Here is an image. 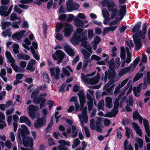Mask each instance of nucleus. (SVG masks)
I'll return each instance as SVG.
<instances>
[{
  "instance_id": "nucleus-1",
  "label": "nucleus",
  "mask_w": 150,
  "mask_h": 150,
  "mask_svg": "<svg viewBox=\"0 0 150 150\" xmlns=\"http://www.w3.org/2000/svg\"><path fill=\"white\" fill-rule=\"evenodd\" d=\"M147 29L146 23H144L142 25V31L140 30L138 32L133 34V38L135 45V50H138L142 47L141 39H145Z\"/></svg>"
},
{
  "instance_id": "nucleus-2",
  "label": "nucleus",
  "mask_w": 150,
  "mask_h": 150,
  "mask_svg": "<svg viewBox=\"0 0 150 150\" xmlns=\"http://www.w3.org/2000/svg\"><path fill=\"white\" fill-rule=\"evenodd\" d=\"M39 93V89L35 88L31 94V98L33 99V101L35 104H40V108L42 109L45 107L46 99L44 97L37 96Z\"/></svg>"
},
{
  "instance_id": "nucleus-3",
  "label": "nucleus",
  "mask_w": 150,
  "mask_h": 150,
  "mask_svg": "<svg viewBox=\"0 0 150 150\" xmlns=\"http://www.w3.org/2000/svg\"><path fill=\"white\" fill-rule=\"evenodd\" d=\"M65 55V53L62 51L57 50H56L54 54H53L52 57L54 60H58L57 62V64H59L62 62Z\"/></svg>"
},
{
  "instance_id": "nucleus-4",
  "label": "nucleus",
  "mask_w": 150,
  "mask_h": 150,
  "mask_svg": "<svg viewBox=\"0 0 150 150\" xmlns=\"http://www.w3.org/2000/svg\"><path fill=\"white\" fill-rule=\"evenodd\" d=\"M66 10L68 12H71L73 10H76L79 9V5L76 3H73L72 0H69L66 3Z\"/></svg>"
},
{
  "instance_id": "nucleus-5",
  "label": "nucleus",
  "mask_w": 150,
  "mask_h": 150,
  "mask_svg": "<svg viewBox=\"0 0 150 150\" xmlns=\"http://www.w3.org/2000/svg\"><path fill=\"white\" fill-rule=\"evenodd\" d=\"M47 122L45 117H39L34 122V127L36 129H39L43 127Z\"/></svg>"
},
{
  "instance_id": "nucleus-6",
  "label": "nucleus",
  "mask_w": 150,
  "mask_h": 150,
  "mask_svg": "<svg viewBox=\"0 0 150 150\" xmlns=\"http://www.w3.org/2000/svg\"><path fill=\"white\" fill-rule=\"evenodd\" d=\"M50 71L51 76L52 78L54 77L55 80H58L60 78V70L59 67L55 68V69L52 67L49 69Z\"/></svg>"
},
{
  "instance_id": "nucleus-7",
  "label": "nucleus",
  "mask_w": 150,
  "mask_h": 150,
  "mask_svg": "<svg viewBox=\"0 0 150 150\" xmlns=\"http://www.w3.org/2000/svg\"><path fill=\"white\" fill-rule=\"evenodd\" d=\"M82 35L76 34V33H74L71 40V42L73 45H78L81 42L83 38Z\"/></svg>"
},
{
  "instance_id": "nucleus-8",
  "label": "nucleus",
  "mask_w": 150,
  "mask_h": 150,
  "mask_svg": "<svg viewBox=\"0 0 150 150\" xmlns=\"http://www.w3.org/2000/svg\"><path fill=\"white\" fill-rule=\"evenodd\" d=\"M100 78V74L98 73L97 76L91 78L86 79L84 80L86 83H88L91 85H94L98 83Z\"/></svg>"
},
{
  "instance_id": "nucleus-9",
  "label": "nucleus",
  "mask_w": 150,
  "mask_h": 150,
  "mask_svg": "<svg viewBox=\"0 0 150 150\" xmlns=\"http://www.w3.org/2000/svg\"><path fill=\"white\" fill-rule=\"evenodd\" d=\"M23 143L25 147L28 146L32 148L33 146V140L32 137L27 136L26 138L22 139Z\"/></svg>"
},
{
  "instance_id": "nucleus-10",
  "label": "nucleus",
  "mask_w": 150,
  "mask_h": 150,
  "mask_svg": "<svg viewBox=\"0 0 150 150\" xmlns=\"http://www.w3.org/2000/svg\"><path fill=\"white\" fill-rule=\"evenodd\" d=\"M29 111L28 115L31 118L33 119L35 118V112L37 110L38 107L34 105H30L29 106Z\"/></svg>"
},
{
  "instance_id": "nucleus-11",
  "label": "nucleus",
  "mask_w": 150,
  "mask_h": 150,
  "mask_svg": "<svg viewBox=\"0 0 150 150\" xmlns=\"http://www.w3.org/2000/svg\"><path fill=\"white\" fill-rule=\"evenodd\" d=\"M73 30V28L72 25L69 24H67L63 30L65 36L67 37H69L71 35Z\"/></svg>"
},
{
  "instance_id": "nucleus-12",
  "label": "nucleus",
  "mask_w": 150,
  "mask_h": 150,
  "mask_svg": "<svg viewBox=\"0 0 150 150\" xmlns=\"http://www.w3.org/2000/svg\"><path fill=\"white\" fill-rule=\"evenodd\" d=\"M126 7L127 6L125 4L120 6V9L118 12V13L119 14L120 16L119 20H121L125 16L127 12Z\"/></svg>"
},
{
  "instance_id": "nucleus-13",
  "label": "nucleus",
  "mask_w": 150,
  "mask_h": 150,
  "mask_svg": "<svg viewBox=\"0 0 150 150\" xmlns=\"http://www.w3.org/2000/svg\"><path fill=\"white\" fill-rule=\"evenodd\" d=\"M109 69L108 71V79H114L116 76L115 70L116 69L115 67H109Z\"/></svg>"
},
{
  "instance_id": "nucleus-14",
  "label": "nucleus",
  "mask_w": 150,
  "mask_h": 150,
  "mask_svg": "<svg viewBox=\"0 0 150 150\" xmlns=\"http://www.w3.org/2000/svg\"><path fill=\"white\" fill-rule=\"evenodd\" d=\"M132 65V64L131 63L129 67H125L122 69L119 73V76H122L127 73L130 70L131 71Z\"/></svg>"
},
{
  "instance_id": "nucleus-15",
  "label": "nucleus",
  "mask_w": 150,
  "mask_h": 150,
  "mask_svg": "<svg viewBox=\"0 0 150 150\" xmlns=\"http://www.w3.org/2000/svg\"><path fill=\"white\" fill-rule=\"evenodd\" d=\"M25 32V30H21L20 32L16 33L13 34V38H16L18 40H20L22 38Z\"/></svg>"
},
{
  "instance_id": "nucleus-16",
  "label": "nucleus",
  "mask_w": 150,
  "mask_h": 150,
  "mask_svg": "<svg viewBox=\"0 0 150 150\" xmlns=\"http://www.w3.org/2000/svg\"><path fill=\"white\" fill-rule=\"evenodd\" d=\"M19 122L20 123H25L28 126L31 127V123L29 119L25 116H21L20 118Z\"/></svg>"
},
{
  "instance_id": "nucleus-17",
  "label": "nucleus",
  "mask_w": 150,
  "mask_h": 150,
  "mask_svg": "<svg viewBox=\"0 0 150 150\" xmlns=\"http://www.w3.org/2000/svg\"><path fill=\"white\" fill-rule=\"evenodd\" d=\"M64 50L66 53L70 56H73L74 53L73 50L68 45H66L64 47Z\"/></svg>"
},
{
  "instance_id": "nucleus-18",
  "label": "nucleus",
  "mask_w": 150,
  "mask_h": 150,
  "mask_svg": "<svg viewBox=\"0 0 150 150\" xmlns=\"http://www.w3.org/2000/svg\"><path fill=\"white\" fill-rule=\"evenodd\" d=\"M133 127L136 130V133L140 136H142V132L141 129L140 128L139 126L135 122H133L132 123Z\"/></svg>"
},
{
  "instance_id": "nucleus-19",
  "label": "nucleus",
  "mask_w": 150,
  "mask_h": 150,
  "mask_svg": "<svg viewBox=\"0 0 150 150\" xmlns=\"http://www.w3.org/2000/svg\"><path fill=\"white\" fill-rule=\"evenodd\" d=\"M85 23H87V21H85ZM74 23L77 27H83L84 23L82 21L80 20L77 18H76L74 20Z\"/></svg>"
},
{
  "instance_id": "nucleus-20",
  "label": "nucleus",
  "mask_w": 150,
  "mask_h": 150,
  "mask_svg": "<svg viewBox=\"0 0 150 150\" xmlns=\"http://www.w3.org/2000/svg\"><path fill=\"white\" fill-rule=\"evenodd\" d=\"M78 96L80 102L81 103H85L86 101V97L84 95V92L83 91H81L77 94Z\"/></svg>"
},
{
  "instance_id": "nucleus-21",
  "label": "nucleus",
  "mask_w": 150,
  "mask_h": 150,
  "mask_svg": "<svg viewBox=\"0 0 150 150\" xmlns=\"http://www.w3.org/2000/svg\"><path fill=\"white\" fill-rule=\"evenodd\" d=\"M105 101L106 107L109 109L111 108L112 105V98L110 97H107L105 98Z\"/></svg>"
},
{
  "instance_id": "nucleus-22",
  "label": "nucleus",
  "mask_w": 150,
  "mask_h": 150,
  "mask_svg": "<svg viewBox=\"0 0 150 150\" xmlns=\"http://www.w3.org/2000/svg\"><path fill=\"white\" fill-rule=\"evenodd\" d=\"M125 129L126 130L125 135L127 139H129L130 138V135L132 136H133L132 131L131 128H129L127 127H125Z\"/></svg>"
},
{
  "instance_id": "nucleus-23",
  "label": "nucleus",
  "mask_w": 150,
  "mask_h": 150,
  "mask_svg": "<svg viewBox=\"0 0 150 150\" xmlns=\"http://www.w3.org/2000/svg\"><path fill=\"white\" fill-rule=\"evenodd\" d=\"M18 129L19 133H21V135L22 137V139L26 138L27 137V134H29L30 132L29 131H25L23 129Z\"/></svg>"
},
{
  "instance_id": "nucleus-24",
  "label": "nucleus",
  "mask_w": 150,
  "mask_h": 150,
  "mask_svg": "<svg viewBox=\"0 0 150 150\" xmlns=\"http://www.w3.org/2000/svg\"><path fill=\"white\" fill-rule=\"evenodd\" d=\"M141 22H139L137 24H136L134 26L132 29V32L133 33H134L136 32H138L139 30L140 29L141 27Z\"/></svg>"
},
{
  "instance_id": "nucleus-25",
  "label": "nucleus",
  "mask_w": 150,
  "mask_h": 150,
  "mask_svg": "<svg viewBox=\"0 0 150 150\" xmlns=\"http://www.w3.org/2000/svg\"><path fill=\"white\" fill-rule=\"evenodd\" d=\"M5 120V116L4 114L0 111V124L4 125V127L6 126L5 122L4 121Z\"/></svg>"
},
{
  "instance_id": "nucleus-26",
  "label": "nucleus",
  "mask_w": 150,
  "mask_h": 150,
  "mask_svg": "<svg viewBox=\"0 0 150 150\" xmlns=\"http://www.w3.org/2000/svg\"><path fill=\"white\" fill-rule=\"evenodd\" d=\"M140 59V57L138 56L137 57L135 60L134 61L133 64H132V69H131V71H133L134 69L135 68L137 64L139 62Z\"/></svg>"
},
{
  "instance_id": "nucleus-27",
  "label": "nucleus",
  "mask_w": 150,
  "mask_h": 150,
  "mask_svg": "<svg viewBox=\"0 0 150 150\" xmlns=\"http://www.w3.org/2000/svg\"><path fill=\"white\" fill-rule=\"evenodd\" d=\"M144 75L143 73H140V72L138 73L135 76L133 80V82H134L139 80L140 79L142 78Z\"/></svg>"
},
{
  "instance_id": "nucleus-28",
  "label": "nucleus",
  "mask_w": 150,
  "mask_h": 150,
  "mask_svg": "<svg viewBox=\"0 0 150 150\" xmlns=\"http://www.w3.org/2000/svg\"><path fill=\"white\" fill-rule=\"evenodd\" d=\"M87 36L86 35H83V36L82 39L81 40V45L85 47L87 45Z\"/></svg>"
},
{
  "instance_id": "nucleus-29",
  "label": "nucleus",
  "mask_w": 150,
  "mask_h": 150,
  "mask_svg": "<svg viewBox=\"0 0 150 150\" xmlns=\"http://www.w3.org/2000/svg\"><path fill=\"white\" fill-rule=\"evenodd\" d=\"M141 89H140L139 88L137 87H134L133 88V91L134 94L135 96L138 97L140 96L139 94H137V93H140L141 91Z\"/></svg>"
},
{
  "instance_id": "nucleus-30",
  "label": "nucleus",
  "mask_w": 150,
  "mask_h": 150,
  "mask_svg": "<svg viewBox=\"0 0 150 150\" xmlns=\"http://www.w3.org/2000/svg\"><path fill=\"white\" fill-rule=\"evenodd\" d=\"M72 134L74 133L72 135V137L73 138L76 137H77L78 135V132L76 131V127L75 125H71Z\"/></svg>"
},
{
  "instance_id": "nucleus-31",
  "label": "nucleus",
  "mask_w": 150,
  "mask_h": 150,
  "mask_svg": "<svg viewBox=\"0 0 150 150\" xmlns=\"http://www.w3.org/2000/svg\"><path fill=\"white\" fill-rule=\"evenodd\" d=\"M102 12L104 17L106 19L108 20L109 13L106 8L103 9L102 10Z\"/></svg>"
},
{
  "instance_id": "nucleus-32",
  "label": "nucleus",
  "mask_w": 150,
  "mask_h": 150,
  "mask_svg": "<svg viewBox=\"0 0 150 150\" xmlns=\"http://www.w3.org/2000/svg\"><path fill=\"white\" fill-rule=\"evenodd\" d=\"M19 58L21 59L26 61L30 59V57L29 56L24 54H19Z\"/></svg>"
},
{
  "instance_id": "nucleus-33",
  "label": "nucleus",
  "mask_w": 150,
  "mask_h": 150,
  "mask_svg": "<svg viewBox=\"0 0 150 150\" xmlns=\"http://www.w3.org/2000/svg\"><path fill=\"white\" fill-rule=\"evenodd\" d=\"M115 6V4L114 2H110L108 5L107 7L109 11L111 12L112 10L114 9Z\"/></svg>"
},
{
  "instance_id": "nucleus-34",
  "label": "nucleus",
  "mask_w": 150,
  "mask_h": 150,
  "mask_svg": "<svg viewBox=\"0 0 150 150\" xmlns=\"http://www.w3.org/2000/svg\"><path fill=\"white\" fill-rule=\"evenodd\" d=\"M104 106V101L103 100H102L100 101L98 104V109L99 111L100 109L104 110L103 107Z\"/></svg>"
},
{
  "instance_id": "nucleus-35",
  "label": "nucleus",
  "mask_w": 150,
  "mask_h": 150,
  "mask_svg": "<svg viewBox=\"0 0 150 150\" xmlns=\"http://www.w3.org/2000/svg\"><path fill=\"white\" fill-rule=\"evenodd\" d=\"M96 127L95 129L96 131L99 132H102V130L100 127H102V125H100V123L99 122H96Z\"/></svg>"
},
{
  "instance_id": "nucleus-36",
  "label": "nucleus",
  "mask_w": 150,
  "mask_h": 150,
  "mask_svg": "<svg viewBox=\"0 0 150 150\" xmlns=\"http://www.w3.org/2000/svg\"><path fill=\"white\" fill-rule=\"evenodd\" d=\"M26 69L28 70H30L31 71H33L35 70V67H33V64L31 63V62H29L26 67Z\"/></svg>"
},
{
  "instance_id": "nucleus-37",
  "label": "nucleus",
  "mask_w": 150,
  "mask_h": 150,
  "mask_svg": "<svg viewBox=\"0 0 150 150\" xmlns=\"http://www.w3.org/2000/svg\"><path fill=\"white\" fill-rule=\"evenodd\" d=\"M115 61L116 64L115 63V68L117 69L118 68L121 64L120 57H117L115 59Z\"/></svg>"
},
{
  "instance_id": "nucleus-38",
  "label": "nucleus",
  "mask_w": 150,
  "mask_h": 150,
  "mask_svg": "<svg viewBox=\"0 0 150 150\" xmlns=\"http://www.w3.org/2000/svg\"><path fill=\"white\" fill-rule=\"evenodd\" d=\"M140 116H141L137 111H135L133 113L132 117L133 120L134 121L137 120Z\"/></svg>"
},
{
  "instance_id": "nucleus-39",
  "label": "nucleus",
  "mask_w": 150,
  "mask_h": 150,
  "mask_svg": "<svg viewBox=\"0 0 150 150\" xmlns=\"http://www.w3.org/2000/svg\"><path fill=\"white\" fill-rule=\"evenodd\" d=\"M43 78L44 81L47 83H50L49 77L48 74L46 72L43 74Z\"/></svg>"
},
{
  "instance_id": "nucleus-40",
  "label": "nucleus",
  "mask_w": 150,
  "mask_h": 150,
  "mask_svg": "<svg viewBox=\"0 0 150 150\" xmlns=\"http://www.w3.org/2000/svg\"><path fill=\"white\" fill-rule=\"evenodd\" d=\"M83 30L82 28H77L76 29V32H75L74 33H76V34L78 35H80L83 36V35H85V34H83Z\"/></svg>"
},
{
  "instance_id": "nucleus-41",
  "label": "nucleus",
  "mask_w": 150,
  "mask_h": 150,
  "mask_svg": "<svg viewBox=\"0 0 150 150\" xmlns=\"http://www.w3.org/2000/svg\"><path fill=\"white\" fill-rule=\"evenodd\" d=\"M11 25V23L9 22H5L3 23H2V29L3 30H4L6 29V27L9 26Z\"/></svg>"
},
{
  "instance_id": "nucleus-42",
  "label": "nucleus",
  "mask_w": 150,
  "mask_h": 150,
  "mask_svg": "<svg viewBox=\"0 0 150 150\" xmlns=\"http://www.w3.org/2000/svg\"><path fill=\"white\" fill-rule=\"evenodd\" d=\"M143 124L145 127V130L147 129H150L149 123L148 120L147 119H144Z\"/></svg>"
},
{
  "instance_id": "nucleus-43",
  "label": "nucleus",
  "mask_w": 150,
  "mask_h": 150,
  "mask_svg": "<svg viewBox=\"0 0 150 150\" xmlns=\"http://www.w3.org/2000/svg\"><path fill=\"white\" fill-rule=\"evenodd\" d=\"M80 141L78 138H76L74 141V146L72 145V148L77 147L80 143Z\"/></svg>"
},
{
  "instance_id": "nucleus-44",
  "label": "nucleus",
  "mask_w": 150,
  "mask_h": 150,
  "mask_svg": "<svg viewBox=\"0 0 150 150\" xmlns=\"http://www.w3.org/2000/svg\"><path fill=\"white\" fill-rule=\"evenodd\" d=\"M136 142H137L139 145V147L142 148L143 147V140L140 138H136Z\"/></svg>"
},
{
  "instance_id": "nucleus-45",
  "label": "nucleus",
  "mask_w": 150,
  "mask_h": 150,
  "mask_svg": "<svg viewBox=\"0 0 150 150\" xmlns=\"http://www.w3.org/2000/svg\"><path fill=\"white\" fill-rule=\"evenodd\" d=\"M112 12L111 15V18L113 19L116 16L117 13V10L116 8H115L114 9L112 10Z\"/></svg>"
},
{
  "instance_id": "nucleus-46",
  "label": "nucleus",
  "mask_w": 150,
  "mask_h": 150,
  "mask_svg": "<svg viewBox=\"0 0 150 150\" xmlns=\"http://www.w3.org/2000/svg\"><path fill=\"white\" fill-rule=\"evenodd\" d=\"M108 64L109 67H115V63L113 58H111L110 61L108 62Z\"/></svg>"
},
{
  "instance_id": "nucleus-47",
  "label": "nucleus",
  "mask_w": 150,
  "mask_h": 150,
  "mask_svg": "<svg viewBox=\"0 0 150 150\" xmlns=\"http://www.w3.org/2000/svg\"><path fill=\"white\" fill-rule=\"evenodd\" d=\"M101 39L100 37L98 36H96L93 40L94 43L96 45H98L100 42Z\"/></svg>"
},
{
  "instance_id": "nucleus-48",
  "label": "nucleus",
  "mask_w": 150,
  "mask_h": 150,
  "mask_svg": "<svg viewBox=\"0 0 150 150\" xmlns=\"http://www.w3.org/2000/svg\"><path fill=\"white\" fill-rule=\"evenodd\" d=\"M84 129L85 130L86 136L88 138H89L90 136V134L87 127L86 126H85L84 127Z\"/></svg>"
},
{
  "instance_id": "nucleus-49",
  "label": "nucleus",
  "mask_w": 150,
  "mask_h": 150,
  "mask_svg": "<svg viewBox=\"0 0 150 150\" xmlns=\"http://www.w3.org/2000/svg\"><path fill=\"white\" fill-rule=\"evenodd\" d=\"M63 26V25L61 23L58 24L55 29V31L57 33H59L62 28Z\"/></svg>"
},
{
  "instance_id": "nucleus-50",
  "label": "nucleus",
  "mask_w": 150,
  "mask_h": 150,
  "mask_svg": "<svg viewBox=\"0 0 150 150\" xmlns=\"http://www.w3.org/2000/svg\"><path fill=\"white\" fill-rule=\"evenodd\" d=\"M47 103L49 105V110H51L52 108L54 105V101L51 100H49L47 101Z\"/></svg>"
},
{
  "instance_id": "nucleus-51",
  "label": "nucleus",
  "mask_w": 150,
  "mask_h": 150,
  "mask_svg": "<svg viewBox=\"0 0 150 150\" xmlns=\"http://www.w3.org/2000/svg\"><path fill=\"white\" fill-rule=\"evenodd\" d=\"M11 65L16 72L20 71H18V67L16 64L15 63H11Z\"/></svg>"
},
{
  "instance_id": "nucleus-52",
  "label": "nucleus",
  "mask_w": 150,
  "mask_h": 150,
  "mask_svg": "<svg viewBox=\"0 0 150 150\" xmlns=\"http://www.w3.org/2000/svg\"><path fill=\"white\" fill-rule=\"evenodd\" d=\"M129 100H126V103H129L131 106H133V100L132 96H129Z\"/></svg>"
},
{
  "instance_id": "nucleus-53",
  "label": "nucleus",
  "mask_w": 150,
  "mask_h": 150,
  "mask_svg": "<svg viewBox=\"0 0 150 150\" xmlns=\"http://www.w3.org/2000/svg\"><path fill=\"white\" fill-rule=\"evenodd\" d=\"M55 38L57 40L60 41L62 40L63 39L62 35L59 33H57L56 34Z\"/></svg>"
},
{
  "instance_id": "nucleus-54",
  "label": "nucleus",
  "mask_w": 150,
  "mask_h": 150,
  "mask_svg": "<svg viewBox=\"0 0 150 150\" xmlns=\"http://www.w3.org/2000/svg\"><path fill=\"white\" fill-rule=\"evenodd\" d=\"M14 11L18 13L19 14L21 13L23 11L20 8L18 7V6L16 5L15 6L14 8Z\"/></svg>"
},
{
  "instance_id": "nucleus-55",
  "label": "nucleus",
  "mask_w": 150,
  "mask_h": 150,
  "mask_svg": "<svg viewBox=\"0 0 150 150\" xmlns=\"http://www.w3.org/2000/svg\"><path fill=\"white\" fill-rule=\"evenodd\" d=\"M94 35L93 31L92 30L90 29L88 30V36L89 39L93 38Z\"/></svg>"
},
{
  "instance_id": "nucleus-56",
  "label": "nucleus",
  "mask_w": 150,
  "mask_h": 150,
  "mask_svg": "<svg viewBox=\"0 0 150 150\" xmlns=\"http://www.w3.org/2000/svg\"><path fill=\"white\" fill-rule=\"evenodd\" d=\"M48 143L49 145L50 146H52L56 144V143L54 142V139L51 137H50L49 138Z\"/></svg>"
},
{
  "instance_id": "nucleus-57",
  "label": "nucleus",
  "mask_w": 150,
  "mask_h": 150,
  "mask_svg": "<svg viewBox=\"0 0 150 150\" xmlns=\"http://www.w3.org/2000/svg\"><path fill=\"white\" fill-rule=\"evenodd\" d=\"M67 18V16L65 14H61L59 17V19L62 21H63L66 20Z\"/></svg>"
},
{
  "instance_id": "nucleus-58",
  "label": "nucleus",
  "mask_w": 150,
  "mask_h": 150,
  "mask_svg": "<svg viewBox=\"0 0 150 150\" xmlns=\"http://www.w3.org/2000/svg\"><path fill=\"white\" fill-rule=\"evenodd\" d=\"M119 21V19L118 18H116L115 19V20L111 21L109 23V25H116L117 24Z\"/></svg>"
},
{
  "instance_id": "nucleus-59",
  "label": "nucleus",
  "mask_w": 150,
  "mask_h": 150,
  "mask_svg": "<svg viewBox=\"0 0 150 150\" xmlns=\"http://www.w3.org/2000/svg\"><path fill=\"white\" fill-rule=\"evenodd\" d=\"M67 84L65 83H64L62 86L60 87L59 91V92H64V88L66 87Z\"/></svg>"
},
{
  "instance_id": "nucleus-60",
  "label": "nucleus",
  "mask_w": 150,
  "mask_h": 150,
  "mask_svg": "<svg viewBox=\"0 0 150 150\" xmlns=\"http://www.w3.org/2000/svg\"><path fill=\"white\" fill-rule=\"evenodd\" d=\"M101 59V58L97 55L95 54H93L92 55L91 58V59H95L96 61H99Z\"/></svg>"
},
{
  "instance_id": "nucleus-61",
  "label": "nucleus",
  "mask_w": 150,
  "mask_h": 150,
  "mask_svg": "<svg viewBox=\"0 0 150 150\" xmlns=\"http://www.w3.org/2000/svg\"><path fill=\"white\" fill-rule=\"evenodd\" d=\"M63 73L65 76L69 77L70 75V74L69 71L66 69L64 68L62 69Z\"/></svg>"
},
{
  "instance_id": "nucleus-62",
  "label": "nucleus",
  "mask_w": 150,
  "mask_h": 150,
  "mask_svg": "<svg viewBox=\"0 0 150 150\" xmlns=\"http://www.w3.org/2000/svg\"><path fill=\"white\" fill-rule=\"evenodd\" d=\"M74 16L73 14H69L68 18L67 19V21L71 22L74 19Z\"/></svg>"
},
{
  "instance_id": "nucleus-63",
  "label": "nucleus",
  "mask_w": 150,
  "mask_h": 150,
  "mask_svg": "<svg viewBox=\"0 0 150 150\" xmlns=\"http://www.w3.org/2000/svg\"><path fill=\"white\" fill-rule=\"evenodd\" d=\"M129 123V120L127 118L125 119H123L122 121V124L124 126H125L128 125Z\"/></svg>"
},
{
  "instance_id": "nucleus-64",
  "label": "nucleus",
  "mask_w": 150,
  "mask_h": 150,
  "mask_svg": "<svg viewBox=\"0 0 150 150\" xmlns=\"http://www.w3.org/2000/svg\"><path fill=\"white\" fill-rule=\"evenodd\" d=\"M59 150H69L68 148L66 146H63L61 145H59L58 146Z\"/></svg>"
}]
</instances>
